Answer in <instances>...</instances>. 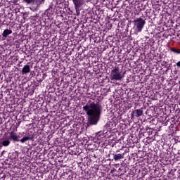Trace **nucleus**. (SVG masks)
<instances>
[{
    "label": "nucleus",
    "instance_id": "39448f33",
    "mask_svg": "<svg viewBox=\"0 0 180 180\" xmlns=\"http://www.w3.org/2000/svg\"><path fill=\"white\" fill-rule=\"evenodd\" d=\"M72 2L75 5L76 11H78V9H79V7L81 6V4L84 2V0H72Z\"/></svg>",
    "mask_w": 180,
    "mask_h": 180
},
{
    "label": "nucleus",
    "instance_id": "7ed1b4c3",
    "mask_svg": "<svg viewBox=\"0 0 180 180\" xmlns=\"http://www.w3.org/2000/svg\"><path fill=\"white\" fill-rule=\"evenodd\" d=\"M134 25L135 33L137 34V33H140V32L143 30L144 25H146V20H144V19H143L142 18H136L134 20Z\"/></svg>",
    "mask_w": 180,
    "mask_h": 180
},
{
    "label": "nucleus",
    "instance_id": "f257e3e1",
    "mask_svg": "<svg viewBox=\"0 0 180 180\" xmlns=\"http://www.w3.org/2000/svg\"><path fill=\"white\" fill-rule=\"evenodd\" d=\"M83 110L88 117V124L91 125L97 124L99 121V116L102 112V105L99 103H89L83 106Z\"/></svg>",
    "mask_w": 180,
    "mask_h": 180
},
{
    "label": "nucleus",
    "instance_id": "f8f14e48",
    "mask_svg": "<svg viewBox=\"0 0 180 180\" xmlns=\"http://www.w3.org/2000/svg\"><path fill=\"white\" fill-rule=\"evenodd\" d=\"M170 50L173 53H176V54H180V50L179 49L172 48Z\"/></svg>",
    "mask_w": 180,
    "mask_h": 180
},
{
    "label": "nucleus",
    "instance_id": "9b49d317",
    "mask_svg": "<svg viewBox=\"0 0 180 180\" xmlns=\"http://www.w3.org/2000/svg\"><path fill=\"white\" fill-rule=\"evenodd\" d=\"M3 146H4V147H8V146H9V144H11V141H9V139L5 140L2 142Z\"/></svg>",
    "mask_w": 180,
    "mask_h": 180
},
{
    "label": "nucleus",
    "instance_id": "6e6552de",
    "mask_svg": "<svg viewBox=\"0 0 180 180\" xmlns=\"http://www.w3.org/2000/svg\"><path fill=\"white\" fill-rule=\"evenodd\" d=\"M9 34H12V30H5L3 32L2 36H3V37H8V36H9Z\"/></svg>",
    "mask_w": 180,
    "mask_h": 180
},
{
    "label": "nucleus",
    "instance_id": "20e7f679",
    "mask_svg": "<svg viewBox=\"0 0 180 180\" xmlns=\"http://www.w3.org/2000/svg\"><path fill=\"white\" fill-rule=\"evenodd\" d=\"M28 140H33V136L32 135V132H28L26 134V136L23 137L20 139V143H25L28 141Z\"/></svg>",
    "mask_w": 180,
    "mask_h": 180
},
{
    "label": "nucleus",
    "instance_id": "f03ea898",
    "mask_svg": "<svg viewBox=\"0 0 180 180\" xmlns=\"http://www.w3.org/2000/svg\"><path fill=\"white\" fill-rule=\"evenodd\" d=\"M124 78V72L120 71L119 67H115L110 72V79L111 81H122Z\"/></svg>",
    "mask_w": 180,
    "mask_h": 180
},
{
    "label": "nucleus",
    "instance_id": "1a4fd4ad",
    "mask_svg": "<svg viewBox=\"0 0 180 180\" xmlns=\"http://www.w3.org/2000/svg\"><path fill=\"white\" fill-rule=\"evenodd\" d=\"M136 112V117H140V116H143V109L140 108V109H137L135 110Z\"/></svg>",
    "mask_w": 180,
    "mask_h": 180
},
{
    "label": "nucleus",
    "instance_id": "0eeeda50",
    "mask_svg": "<svg viewBox=\"0 0 180 180\" xmlns=\"http://www.w3.org/2000/svg\"><path fill=\"white\" fill-rule=\"evenodd\" d=\"M30 72V66L29 65H26L23 67L22 73V74H29Z\"/></svg>",
    "mask_w": 180,
    "mask_h": 180
},
{
    "label": "nucleus",
    "instance_id": "423d86ee",
    "mask_svg": "<svg viewBox=\"0 0 180 180\" xmlns=\"http://www.w3.org/2000/svg\"><path fill=\"white\" fill-rule=\"evenodd\" d=\"M9 139L11 140H13V141H19L18 139V134H16L15 132H11Z\"/></svg>",
    "mask_w": 180,
    "mask_h": 180
},
{
    "label": "nucleus",
    "instance_id": "ddd939ff",
    "mask_svg": "<svg viewBox=\"0 0 180 180\" xmlns=\"http://www.w3.org/2000/svg\"><path fill=\"white\" fill-rule=\"evenodd\" d=\"M131 119H133V117H134V111H133L131 112Z\"/></svg>",
    "mask_w": 180,
    "mask_h": 180
},
{
    "label": "nucleus",
    "instance_id": "9d476101",
    "mask_svg": "<svg viewBox=\"0 0 180 180\" xmlns=\"http://www.w3.org/2000/svg\"><path fill=\"white\" fill-rule=\"evenodd\" d=\"M122 158H124V155L120 153L114 155L115 161H118V160H122Z\"/></svg>",
    "mask_w": 180,
    "mask_h": 180
}]
</instances>
